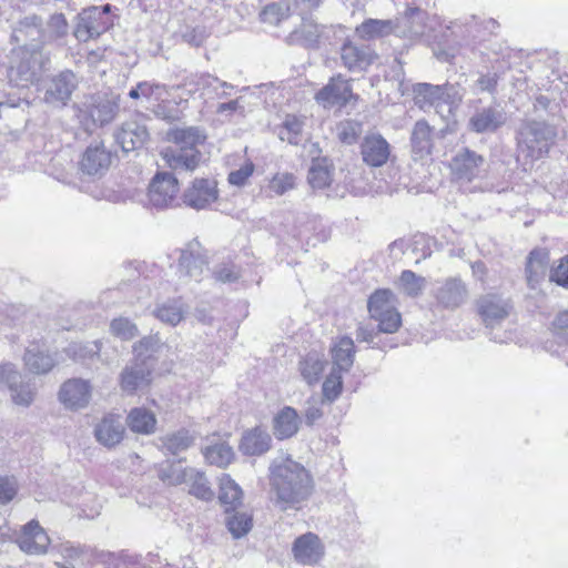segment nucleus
Instances as JSON below:
<instances>
[{
    "label": "nucleus",
    "mask_w": 568,
    "mask_h": 568,
    "mask_svg": "<svg viewBox=\"0 0 568 568\" xmlns=\"http://www.w3.org/2000/svg\"><path fill=\"white\" fill-rule=\"evenodd\" d=\"M434 297L442 307L455 310L467 301L468 290L459 277H449L438 285Z\"/></svg>",
    "instance_id": "nucleus-19"
},
{
    "label": "nucleus",
    "mask_w": 568,
    "mask_h": 568,
    "mask_svg": "<svg viewBox=\"0 0 568 568\" xmlns=\"http://www.w3.org/2000/svg\"><path fill=\"white\" fill-rule=\"evenodd\" d=\"M377 54L367 45L345 41L341 48L343 65L351 72H363L374 62Z\"/></svg>",
    "instance_id": "nucleus-18"
},
{
    "label": "nucleus",
    "mask_w": 568,
    "mask_h": 568,
    "mask_svg": "<svg viewBox=\"0 0 568 568\" xmlns=\"http://www.w3.org/2000/svg\"><path fill=\"white\" fill-rule=\"evenodd\" d=\"M149 132L144 124L136 121H128L115 133L116 143L124 152L141 148L148 140Z\"/></svg>",
    "instance_id": "nucleus-31"
},
{
    "label": "nucleus",
    "mask_w": 568,
    "mask_h": 568,
    "mask_svg": "<svg viewBox=\"0 0 568 568\" xmlns=\"http://www.w3.org/2000/svg\"><path fill=\"white\" fill-rule=\"evenodd\" d=\"M271 436L265 429L255 427L243 434L239 448L244 455L258 456L271 448Z\"/></svg>",
    "instance_id": "nucleus-34"
},
{
    "label": "nucleus",
    "mask_w": 568,
    "mask_h": 568,
    "mask_svg": "<svg viewBox=\"0 0 568 568\" xmlns=\"http://www.w3.org/2000/svg\"><path fill=\"white\" fill-rule=\"evenodd\" d=\"M69 26L62 13H55L50 17L47 27L43 28L44 42L51 43L62 39L68 34Z\"/></svg>",
    "instance_id": "nucleus-52"
},
{
    "label": "nucleus",
    "mask_w": 568,
    "mask_h": 568,
    "mask_svg": "<svg viewBox=\"0 0 568 568\" xmlns=\"http://www.w3.org/2000/svg\"><path fill=\"white\" fill-rule=\"evenodd\" d=\"M414 102L422 109L434 108L440 115L452 114L462 103L465 90L458 83L435 85L417 83L413 87Z\"/></svg>",
    "instance_id": "nucleus-5"
},
{
    "label": "nucleus",
    "mask_w": 568,
    "mask_h": 568,
    "mask_svg": "<svg viewBox=\"0 0 568 568\" xmlns=\"http://www.w3.org/2000/svg\"><path fill=\"white\" fill-rule=\"evenodd\" d=\"M367 308L372 318L378 322L379 332L395 333L402 317L395 307V296L390 290H377L368 300Z\"/></svg>",
    "instance_id": "nucleus-7"
},
{
    "label": "nucleus",
    "mask_w": 568,
    "mask_h": 568,
    "mask_svg": "<svg viewBox=\"0 0 568 568\" xmlns=\"http://www.w3.org/2000/svg\"><path fill=\"white\" fill-rule=\"evenodd\" d=\"M151 383V368L144 362H135L126 365L120 375L121 389L126 394H133L148 387Z\"/></svg>",
    "instance_id": "nucleus-26"
},
{
    "label": "nucleus",
    "mask_w": 568,
    "mask_h": 568,
    "mask_svg": "<svg viewBox=\"0 0 568 568\" xmlns=\"http://www.w3.org/2000/svg\"><path fill=\"white\" fill-rule=\"evenodd\" d=\"M19 489L18 481L13 476L0 477V504L10 503Z\"/></svg>",
    "instance_id": "nucleus-59"
},
{
    "label": "nucleus",
    "mask_w": 568,
    "mask_h": 568,
    "mask_svg": "<svg viewBox=\"0 0 568 568\" xmlns=\"http://www.w3.org/2000/svg\"><path fill=\"white\" fill-rule=\"evenodd\" d=\"M153 314L161 322L175 326L184 318L185 307L181 300L166 301L158 305Z\"/></svg>",
    "instance_id": "nucleus-41"
},
{
    "label": "nucleus",
    "mask_w": 568,
    "mask_h": 568,
    "mask_svg": "<svg viewBox=\"0 0 568 568\" xmlns=\"http://www.w3.org/2000/svg\"><path fill=\"white\" fill-rule=\"evenodd\" d=\"M361 153L367 165L379 168L388 161L390 145L381 134H369L362 142Z\"/></svg>",
    "instance_id": "nucleus-27"
},
{
    "label": "nucleus",
    "mask_w": 568,
    "mask_h": 568,
    "mask_svg": "<svg viewBox=\"0 0 568 568\" xmlns=\"http://www.w3.org/2000/svg\"><path fill=\"white\" fill-rule=\"evenodd\" d=\"M554 327L556 334L568 343V310L557 315Z\"/></svg>",
    "instance_id": "nucleus-64"
},
{
    "label": "nucleus",
    "mask_w": 568,
    "mask_h": 568,
    "mask_svg": "<svg viewBox=\"0 0 568 568\" xmlns=\"http://www.w3.org/2000/svg\"><path fill=\"white\" fill-rule=\"evenodd\" d=\"M12 402L18 406H30L36 397V387L29 382L16 379L9 388Z\"/></svg>",
    "instance_id": "nucleus-51"
},
{
    "label": "nucleus",
    "mask_w": 568,
    "mask_h": 568,
    "mask_svg": "<svg viewBox=\"0 0 568 568\" xmlns=\"http://www.w3.org/2000/svg\"><path fill=\"white\" fill-rule=\"evenodd\" d=\"M16 542L27 555H43L48 550L50 538L37 520H31L22 527Z\"/></svg>",
    "instance_id": "nucleus-16"
},
{
    "label": "nucleus",
    "mask_w": 568,
    "mask_h": 568,
    "mask_svg": "<svg viewBox=\"0 0 568 568\" xmlns=\"http://www.w3.org/2000/svg\"><path fill=\"white\" fill-rule=\"evenodd\" d=\"M12 40L28 50L43 49L44 36L41 19L37 16L20 20L12 31Z\"/></svg>",
    "instance_id": "nucleus-14"
},
{
    "label": "nucleus",
    "mask_w": 568,
    "mask_h": 568,
    "mask_svg": "<svg viewBox=\"0 0 568 568\" xmlns=\"http://www.w3.org/2000/svg\"><path fill=\"white\" fill-rule=\"evenodd\" d=\"M23 362L26 367L33 374H47L57 364L42 341H33L29 344Z\"/></svg>",
    "instance_id": "nucleus-28"
},
{
    "label": "nucleus",
    "mask_w": 568,
    "mask_h": 568,
    "mask_svg": "<svg viewBox=\"0 0 568 568\" xmlns=\"http://www.w3.org/2000/svg\"><path fill=\"white\" fill-rule=\"evenodd\" d=\"M168 138L174 146L161 152L165 164L174 171H194L201 159L197 148L206 140L204 130L199 126L175 128L169 131Z\"/></svg>",
    "instance_id": "nucleus-2"
},
{
    "label": "nucleus",
    "mask_w": 568,
    "mask_h": 568,
    "mask_svg": "<svg viewBox=\"0 0 568 568\" xmlns=\"http://www.w3.org/2000/svg\"><path fill=\"white\" fill-rule=\"evenodd\" d=\"M93 394V385L83 378H69L62 383L58 392L61 405L71 412H78L89 406Z\"/></svg>",
    "instance_id": "nucleus-8"
},
{
    "label": "nucleus",
    "mask_w": 568,
    "mask_h": 568,
    "mask_svg": "<svg viewBox=\"0 0 568 568\" xmlns=\"http://www.w3.org/2000/svg\"><path fill=\"white\" fill-rule=\"evenodd\" d=\"M125 433L122 417L109 413L104 415L94 426V437L104 447L112 448L121 443Z\"/></svg>",
    "instance_id": "nucleus-21"
},
{
    "label": "nucleus",
    "mask_w": 568,
    "mask_h": 568,
    "mask_svg": "<svg viewBox=\"0 0 568 568\" xmlns=\"http://www.w3.org/2000/svg\"><path fill=\"white\" fill-rule=\"evenodd\" d=\"M307 180L314 190H321L331 184L332 171L325 159L313 161Z\"/></svg>",
    "instance_id": "nucleus-47"
},
{
    "label": "nucleus",
    "mask_w": 568,
    "mask_h": 568,
    "mask_svg": "<svg viewBox=\"0 0 568 568\" xmlns=\"http://www.w3.org/2000/svg\"><path fill=\"white\" fill-rule=\"evenodd\" d=\"M213 276L221 283H234L240 276V268L232 263H222L215 266Z\"/></svg>",
    "instance_id": "nucleus-58"
},
{
    "label": "nucleus",
    "mask_w": 568,
    "mask_h": 568,
    "mask_svg": "<svg viewBox=\"0 0 568 568\" xmlns=\"http://www.w3.org/2000/svg\"><path fill=\"white\" fill-rule=\"evenodd\" d=\"M483 163L481 155L468 149H463L452 159L449 168L455 179L470 182L479 174Z\"/></svg>",
    "instance_id": "nucleus-23"
},
{
    "label": "nucleus",
    "mask_w": 568,
    "mask_h": 568,
    "mask_svg": "<svg viewBox=\"0 0 568 568\" xmlns=\"http://www.w3.org/2000/svg\"><path fill=\"white\" fill-rule=\"evenodd\" d=\"M302 419L291 406L283 407L273 418V433L280 439H288L297 434Z\"/></svg>",
    "instance_id": "nucleus-32"
},
{
    "label": "nucleus",
    "mask_w": 568,
    "mask_h": 568,
    "mask_svg": "<svg viewBox=\"0 0 568 568\" xmlns=\"http://www.w3.org/2000/svg\"><path fill=\"white\" fill-rule=\"evenodd\" d=\"M185 484L190 486L189 493L197 499L205 501L213 499L214 491L212 490L210 483L203 471H200L195 468H190Z\"/></svg>",
    "instance_id": "nucleus-42"
},
{
    "label": "nucleus",
    "mask_w": 568,
    "mask_h": 568,
    "mask_svg": "<svg viewBox=\"0 0 568 568\" xmlns=\"http://www.w3.org/2000/svg\"><path fill=\"white\" fill-rule=\"evenodd\" d=\"M100 351L101 343L99 341L85 345L81 343H71L65 348L67 354L75 361L91 358L95 355H99Z\"/></svg>",
    "instance_id": "nucleus-56"
},
{
    "label": "nucleus",
    "mask_w": 568,
    "mask_h": 568,
    "mask_svg": "<svg viewBox=\"0 0 568 568\" xmlns=\"http://www.w3.org/2000/svg\"><path fill=\"white\" fill-rule=\"evenodd\" d=\"M203 455L206 462L217 467H226L234 459L233 448L224 443H215L203 449Z\"/></svg>",
    "instance_id": "nucleus-43"
},
{
    "label": "nucleus",
    "mask_w": 568,
    "mask_h": 568,
    "mask_svg": "<svg viewBox=\"0 0 568 568\" xmlns=\"http://www.w3.org/2000/svg\"><path fill=\"white\" fill-rule=\"evenodd\" d=\"M268 481L274 505L283 511L302 509L314 493L311 471L290 456L271 462Z\"/></svg>",
    "instance_id": "nucleus-1"
},
{
    "label": "nucleus",
    "mask_w": 568,
    "mask_h": 568,
    "mask_svg": "<svg viewBox=\"0 0 568 568\" xmlns=\"http://www.w3.org/2000/svg\"><path fill=\"white\" fill-rule=\"evenodd\" d=\"M195 91H200L201 97H220L219 89H233L229 82L222 81L211 74H201L194 80Z\"/></svg>",
    "instance_id": "nucleus-48"
},
{
    "label": "nucleus",
    "mask_w": 568,
    "mask_h": 568,
    "mask_svg": "<svg viewBox=\"0 0 568 568\" xmlns=\"http://www.w3.org/2000/svg\"><path fill=\"white\" fill-rule=\"evenodd\" d=\"M111 333L122 341H130L138 335V327L125 317L114 318L110 324Z\"/></svg>",
    "instance_id": "nucleus-57"
},
{
    "label": "nucleus",
    "mask_w": 568,
    "mask_h": 568,
    "mask_svg": "<svg viewBox=\"0 0 568 568\" xmlns=\"http://www.w3.org/2000/svg\"><path fill=\"white\" fill-rule=\"evenodd\" d=\"M178 181L171 173H158L149 186V202L156 209L169 207L175 200Z\"/></svg>",
    "instance_id": "nucleus-13"
},
{
    "label": "nucleus",
    "mask_w": 568,
    "mask_h": 568,
    "mask_svg": "<svg viewBox=\"0 0 568 568\" xmlns=\"http://www.w3.org/2000/svg\"><path fill=\"white\" fill-rule=\"evenodd\" d=\"M295 176L292 173H276L268 182L266 192L270 196H282L286 192L293 190L296 185Z\"/></svg>",
    "instance_id": "nucleus-54"
},
{
    "label": "nucleus",
    "mask_w": 568,
    "mask_h": 568,
    "mask_svg": "<svg viewBox=\"0 0 568 568\" xmlns=\"http://www.w3.org/2000/svg\"><path fill=\"white\" fill-rule=\"evenodd\" d=\"M254 166L252 163H246L239 170L229 174V182L232 185L242 186L246 183L247 179L252 175Z\"/></svg>",
    "instance_id": "nucleus-63"
},
{
    "label": "nucleus",
    "mask_w": 568,
    "mask_h": 568,
    "mask_svg": "<svg viewBox=\"0 0 568 568\" xmlns=\"http://www.w3.org/2000/svg\"><path fill=\"white\" fill-rule=\"evenodd\" d=\"M353 98L352 87L348 80L341 74L333 77L315 95L318 103L325 108L345 105Z\"/></svg>",
    "instance_id": "nucleus-20"
},
{
    "label": "nucleus",
    "mask_w": 568,
    "mask_h": 568,
    "mask_svg": "<svg viewBox=\"0 0 568 568\" xmlns=\"http://www.w3.org/2000/svg\"><path fill=\"white\" fill-rule=\"evenodd\" d=\"M304 121L296 115H287L280 128L278 138L290 144L298 145L303 140Z\"/></svg>",
    "instance_id": "nucleus-46"
},
{
    "label": "nucleus",
    "mask_w": 568,
    "mask_h": 568,
    "mask_svg": "<svg viewBox=\"0 0 568 568\" xmlns=\"http://www.w3.org/2000/svg\"><path fill=\"white\" fill-rule=\"evenodd\" d=\"M291 16V8L286 2H272L263 8L260 13L264 23L272 26L280 24Z\"/></svg>",
    "instance_id": "nucleus-53"
},
{
    "label": "nucleus",
    "mask_w": 568,
    "mask_h": 568,
    "mask_svg": "<svg viewBox=\"0 0 568 568\" xmlns=\"http://www.w3.org/2000/svg\"><path fill=\"white\" fill-rule=\"evenodd\" d=\"M399 29L398 19H366L355 28V34L363 41H374L396 34Z\"/></svg>",
    "instance_id": "nucleus-29"
},
{
    "label": "nucleus",
    "mask_w": 568,
    "mask_h": 568,
    "mask_svg": "<svg viewBox=\"0 0 568 568\" xmlns=\"http://www.w3.org/2000/svg\"><path fill=\"white\" fill-rule=\"evenodd\" d=\"M412 152L415 160H423L430 155L433 149L432 128L425 120L415 123L412 136Z\"/></svg>",
    "instance_id": "nucleus-36"
},
{
    "label": "nucleus",
    "mask_w": 568,
    "mask_h": 568,
    "mask_svg": "<svg viewBox=\"0 0 568 568\" xmlns=\"http://www.w3.org/2000/svg\"><path fill=\"white\" fill-rule=\"evenodd\" d=\"M110 24L111 21H104L103 11H100L99 7H90L78 16L73 33L79 41L87 42L105 32Z\"/></svg>",
    "instance_id": "nucleus-12"
},
{
    "label": "nucleus",
    "mask_w": 568,
    "mask_h": 568,
    "mask_svg": "<svg viewBox=\"0 0 568 568\" xmlns=\"http://www.w3.org/2000/svg\"><path fill=\"white\" fill-rule=\"evenodd\" d=\"M549 260V252L546 248H535L529 253L526 263V278L530 288L535 290L545 280Z\"/></svg>",
    "instance_id": "nucleus-33"
},
{
    "label": "nucleus",
    "mask_w": 568,
    "mask_h": 568,
    "mask_svg": "<svg viewBox=\"0 0 568 568\" xmlns=\"http://www.w3.org/2000/svg\"><path fill=\"white\" fill-rule=\"evenodd\" d=\"M170 95L166 85L148 81L143 82V101L145 102V108L152 110L156 116L162 119L171 118V112L164 105Z\"/></svg>",
    "instance_id": "nucleus-30"
},
{
    "label": "nucleus",
    "mask_w": 568,
    "mask_h": 568,
    "mask_svg": "<svg viewBox=\"0 0 568 568\" xmlns=\"http://www.w3.org/2000/svg\"><path fill=\"white\" fill-rule=\"evenodd\" d=\"M359 132L361 125L354 121H345L337 126V135L346 144H353Z\"/></svg>",
    "instance_id": "nucleus-60"
},
{
    "label": "nucleus",
    "mask_w": 568,
    "mask_h": 568,
    "mask_svg": "<svg viewBox=\"0 0 568 568\" xmlns=\"http://www.w3.org/2000/svg\"><path fill=\"white\" fill-rule=\"evenodd\" d=\"M399 20L397 36L406 38H418L424 34L425 13L418 8H407Z\"/></svg>",
    "instance_id": "nucleus-39"
},
{
    "label": "nucleus",
    "mask_w": 568,
    "mask_h": 568,
    "mask_svg": "<svg viewBox=\"0 0 568 568\" xmlns=\"http://www.w3.org/2000/svg\"><path fill=\"white\" fill-rule=\"evenodd\" d=\"M156 423L154 413L145 407L132 408L126 416V425L135 434H153L156 429Z\"/></svg>",
    "instance_id": "nucleus-38"
},
{
    "label": "nucleus",
    "mask_w": 568,
    "mask_h": 568,
    "mask_svg": "<svg viewBox=\"0 0 568 568\" xmlns=\"http://www.w3.org/2000/svg\"><path fill=\"white\" fill-rule=\"evenodd\" d=\"M226 517V526L231 535L239 539L248 534L253 527L252 516L246 511H235Z\"/></svg>",
    "instance_id": "nucleus-49"
},
{
    "label": "nucleus",
    "mask_w": 568,
    "mask_h": 568,
    "mask_svg": "<svg viewBox=\"0 0 568 568\" xmlns=\"http://www.w3.org/2000/svg\"><path fill=\"white\" fill-rule=\"evenodd\" d=\"M120 98L113 93L84 94L74 104L75 115L87 132L111 123L118 115Z\"/></svg>",
    "instance_id": "nucleus-4"
},
{
    "label": "nucleus",
    "mask_w": 568,
    "mask_h": 568,
    "mask_svg": "<svg viewBox=\"0 0 568 568\" xmlns=\"http://www.w3.org/2000/svg\"><path fill=\"white\" fill-rule=\"evenodd\" d=\"M195 437L186 429H180L176 433L163 437L162 445L166 453L178 455L194 443Z\"/></svg>",
    "instance_id": "nucleus-45"
},
{
    "label": "nucleus",
    "mask_w": 568,
    "mask_h": 568,
    "mask_svg": "<svg viewBox=\"0 0 568 568\" xmlns=\"http://www.w3.org/2000/svg\"><path fill=\"white\" fill-rule=\"evenodd\" d=\"M16 379H21V374L16 365L11 363L0 364V388L8 387L9 389Z\"/></svg>",
    "instance_id": "nucleus-62"
},
{
    "label": "nucleus",
    "mask_w": 568,
    "mask_h": 568,
    "mask_svg": "<svg viewBox=\"0 0 568 568\" xmlns=\"http://www.w3.org/2000/svg\"><path fill=\"white\" fill-rule=\"evenodd\" d=\"M220 495L219 499L226 507V513L235 510L242 504V488L234 481L229 474H222L219 478Z\"/></svg>",
    "instance_id": "nucleus-40"
},
{
    "label": "nucleus",
    "mask_w": 568,
    "mask_h": 568,
    "mask_svg": "<svg viewBox=\"0 0 568 568\" xmlns=\"http://www.w3.org/2000/svg\"><path fill=\"white\" fill-rule=\"evenodd\" d=\"M507 121V114L500 105H490L475 112L468 128L476 133L495 132Z\"/></svg>",
    "instance_id": "nucleus-22"
},
{
    "label": "nucleus",
    "mask_w": 568,
    "mask_h": 568,
    "mask_svg": "<svg viewBox=\"0 0 568 568\" xmlns=\"http://www.w3.org/2000/svg\"><path fill=\"white\" fill-rule=\"evenodd\" d=\"M342 373L332 368L329 375L324 381L322 392L325 400L332 403L339 396L343 386Z\"/></svg>",
    "instance_id": "nucleus-55"
},
{
    "label": "nucleus",
    "mask_w": 568,
    "mask_h": 568,
    "mask_svg": "<svg viewBox=\"0 0 568 568\" xmlns=\"http://www.w3.org/2000/svg\"><path fill=\"white\" fill-rule=\"evenodd\" d=\"M78 84L77 74L71 70H63L49 79L43 99L50 105L65 106L77 90Z\"/></svg>",
    "instance_id": "nucleus-9"
},
{
    "label": "nucleus",
    "mask_w": 568,
    "mask_h": 568,
    "mask_svg": "<svg viewBox=\"0 0 568 568\" xmlns=\"http://www.w3.org/2000/svg\"><path fill=\"white\" fill-rule=\"evenodd\" d=\"M426 286V278L417 275L413 271H403L399 277V290L410 297L419 296Z\"/></svg>",
    "instance_id": "nucleus-50"
},
{
    "label": "nucleus",
    "mask_w": 568,
    "mask_h": 568,
    "mask_svg": "<svg viewBox=\"0 0 568 568\" xmlns=\"http://www.w3.org/2000/svg\"><path fill=\"white\" fill-rule=\"evenodd\" d=\"M326 359L323 353L311 351L298 362V372L303 381L313 386L317 384L325 369Z\"/></svg>",
    "instance_id": "nucleus-35"
},
{
    "label": "nucleus",
    "mask_w": 568,
    "mask_h": 568,
    "mask_svg": "<svg viewBox=\"0 0 568 568\" xmlns=\"http://www.w3.org/2000/svg\"><path fill=\"white\" fill-rule=\"evenodd\" d=\"M206 264L207 257L199 241H191L181 251L179 267L186 276L197 280Z\"/></svg>",
    "instance_id": "nucleus-24"
},
{
    "label": "nucleus",
    "mask_w": 568,
    "mask_h": 568,
    "mask_svg": "<svg viewBox=\"0 0 568 568\" xmlns=\"http://www.w3.org/2000/svg\"><path fill=\"white\" fill-rule=\"evenodd\" d=\"M292 554L296 562L312 566L323 558L325 547L316 534L306 532L294 540Z\"/></svg>",
    "instance_id": "nucleus-15"
},
{
    "label": "nucleus",
    "mask_w": 568,
    "mask_h": 568,
    "mask_svg": "<svg viewBox=\"0 0 568 568\" xmlns=\"http://www.w3.org/2000/svg\"><path fill=\"white\" fill-rule=\"evenodd\" d=\"M49 63L50 55L43 49L28 50L27 47H18L11 51L9 81L16 87L26 88L40 79Z\"/></svg>",
    "instance_id": "nucleus-6"
},
{
    "label": "nucleus",
    "mask_w": 568,
    "mask_h": 568,
    "mask_svg": "<svg viewBox=\"0 0 568 568\" xmlns=\"http://www.w3.org/2000/svg\"><path fill=\"white\" fill-rule=\"evenodd\" d=\"M325 29V26L317 23L313 18L303 17L301 24L287 36V42L316 49Z\"/></svg>",
    "instance_id": "nucleus-25"
},
{
    "label": "nucleus",
    "mask_w": 568,
    "mask_h": 568,
    "mask_svg": "<svg viewBox=\"0 0 568 568\" xmlns=\"http://www.w3.org/2000/svg\"><path fill=\"white\" fill-rule=\"evenodd\" d=\"M333 369L348 372L353 366L355 358L354 341L348 336H342L336 339L331 348Z\"/></svg>",
    "instance_id": "nucleus-37"
},
{
    "label": "nucleus",
    "mask_w": 568,
    "mask_h": 568,
    "mask_svg": "<svg viewBox=\"0 0 568 568\" xmlns=\"http://www.w3.org/2000/svg\"><path fill=\"white\" fill-rule=\"evenodd\" d=\"M477 312L486 327H494L506 320L511 310L508 300L498 294L488 293L476 301Z\"/></svg>",
    "instance_id": "nucleus-11"
},
{
    "label": "nucleus",
    "mask_w": 568,
    "mask_h": 568,
    "mask_svg": "<svg viewBox=\"0 0 568 568\" xmlns=\"http://www.w3.org/2000/svg\"><path fill=\"white\" fill-rule=\"evenodd\" d=\"M555 138V129L546 122L528 121L521 124L517 133V159L523 161L525 171L548 154Z\"/></svg>",
    "instance_id": "nucleus-3"
},
{
    "label": "nucleus",
    "mask_w": 568,
    "mask_h": 568,
    "mask_svg": "<svg viewBox=\"0 0 568 568\" xmlns=\"http://www.w3.org/2000/svg\"><path fill=\"white\" fill-rule=\"evenodd\" d=\"M549 278L557 285L568 288V255L559 260L558 265L550 270Z\"/></svg>",
    "instance_id": "nucleus-61"
},
{
    "label": "nucleus",
    "mask_w": 568,
    "mask_h": 568,
    "mask_svg": "<svg viewBox=\"0 0 568 568\" xmlns=\"http://www.w3.org/2000/svg\"><path fill=\"white\" fill-rule=\"evenodd\" d=\"M190 468L182 467L180 462H165L159 468V478L166 485L178 486L186 483Z\"/></svg>",
    "instance_id": "nucleus-44"
},
{
    "label": "nucleus",
    "mask_w": 568,
    "mask_h": 568,
    "mask_svg": "<svg viewBox=\"0 0 568 568\" xmlns=\"http://www.w3.org/2000/svg\"><path fill=\"white\" fill-rule=\"evenodd\" d=\"M114 153L102 141L87 146L79 162L80 170L91 176H102L110 169Z\"/></svg>",
    "instance_id": "nucleus-10"
},
{
    "label": "nucleus",
    "mask_w": 568,
    "mask_h": 568,
    "mask_svg": "<svg viewBox=\"0 0 568 568\" xmlns=\"http://www.w3.org/2000/svg\"><path fill=\"white\" fill-rule=\"evenodd\" d=\"M217 184L211 179H195L183 194L186 206L203 210L217 200Z\"/></svg>",
    "instance_id": "nucleus-17"
}]
</instances>
